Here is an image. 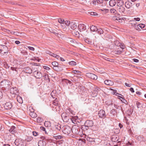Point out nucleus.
<instances>
[{
	"mask_svg": "<svg viewBox=\"0 0 146 146\" xmlns=\"http://www.w3.org/2000/svg\"><path fill=\"white\" fill-rule=\"evenodd\" d=\"M15 144L17 146H26L25 141L21 139H17L15 141Z\"/></svg>",
	"mask_w": 146,
	"mask_h": 146,
	"instance_id": "obj_1",
	"label": "nucleus"
},
{
	"mask_svg": "<svg viewBox=\"0 0 146 146\" xmlns=\"http://www.w3.org/2000/svg\"><path fill=\"white\" fill-rule=\"evenodd\" d=\"M71 130L73 133L76 134H79L80 129L78 126H75L72 127Z\"/></svg>",
	"mask_w": 146,
	"mask_h": 146,
	"instance_id": "obj_2",
	"label": "nucleus"
},
{
	"mask_svg": "<svg viewBox=\"0 0 146 146\" xmlns=\"http://www.w3.org/2000/svg\"><path fill=\"white\" fill-rule=\"evenodd\" d=\"M9 83V82L8 81L4 80L1 82L0 84L2 88H7L8 86Z\"/></svg>",
	"mask_w": 146,
	"mask_h": 146,
	"instance_id": "obj_3",
	"label": "nucleus"
},
{
	"mask_svg": "<svg viewBox=\"0 0 146 146\" xmlns=\"http://www.w3.org/2000/svg\"><path fill=\"white\" fill-rule=\"evenodd\" d=\"M71 130L70 127L68 126H66L63 127V131L66 134H68L70 133Z\"/></svg>",
	"mask_w": 146,
	"mask_h": 146,
	"instance_id": "obj_4",
	"label": "nucleus"
},
{
	"mask_svg": "<svg viewBox=\"0 0 146 146\" xmlns=\"http://www.w3.org/2000/svg\"><path fill=\"white\" fill-rule=\"evenodd\" d=\"M86 76L88 78L96 80L97 79V76L92 73H86Z\"/></svg>",
	"mask_w": 146,
	"mask_h": 146,
	"instance_id": "obj_5",
	"label": "nucleus"
},
{
	"mask_svg": "<svg viewBox=\"0 0 146 146\" xmlns=\"http://www.w3.org/2000/svg\"><path fill=\"white\" fill-rule=\"evenodd\" d=\"M2 48L0 50L1 53L3 54L7 53L8 50L7 46L5 45H3L2 46Z\"/></svg>",
	"mask_w": 146,
	"mask_h": 146,
	"instance_id": "obj_6",
	"label": "nucleus"
},
{
	"mask_svg": "<svg viewBox=\"0 0 146 146\" xmlns=\"http://www.w3.org/2000/svg\"><path fill=\"white\" fill-rule=\"evenodd\" d=\"M33 74L36 78H40L42 77V74L39 72L35 71L33 72Z\"/></svg>",
	"mask_w": 146,
	"mask_h": 146,
	"instance_id": "obj_7",
	"label": "nucleus"
},
{
	"mask_svg": "<svg viewBox=\"0 0 146 146\" xmlns=\"http://www.w3.org/2000/svg\"><path fill=\"white\" fill-rule=\"evenodd\" d=\"M78 28L81 32L84 31L86 29L85 25L82 24H79L78 26Z\"/></svg>",
	"mask_w": 146,
	"mask_h": 146,
	"instance_id": "obj_8",
	"label": "nucleus"
},
{
	"mask_svg": "<svg viewBox=\"0 0 146 146\" xmlns=\"http://www.w3.org/2000/svg\"><path fill=\"white\" fill-rule=\"evenodd\" d=\"M93 124V122L92 120H88L85 123V126L87 127L92 126Z\"/></svg>",
	"mask_w": 146,
	"mask_h": 146,
	"instance_id": "obj_9",
	"label": "nucleus"
},
{
	"mask_svg": "<svg viewBox=\"0 0 146 146\" xmlns=\"http://www.w3.org/2000/svg\"><path fill=\"white\" fill-rule=\"evenodd\" d=\"M98 115L99 117L100 118L105 117L106 116L105 111L103 110H100L99 111Z\"/></svg>",
	"mask_w": 146,
	"mask_h": 146,
	"instance_id": "obj_10",
	"label": "nucleus"
},
{
	"mask_svg": "<svg viewBox=\"0 0 146 146\" xmlns=\"http://www.w3.org/2000/svg\"><path fill=\"white\" fill-rule=\"evenodd\" d=\"M12 105L10 102H7L4 105V107L5 109H10L12 107Z\"/></svg>",
	"mask_w": 146,
	"mask_h": 146,
	"instance_id": "obj_11",
	"label": "nucleus"
},
{
	"mask_svg": "<svg viewBox=\"0 0 146 146\" xmlns=\"http://www.w3.org/2000/svg\"><path fill=\"white\" fill-rule=\"evenodd\" d=\"M10 92L11 94H18V90L16 87H12L10 89Z\"/></svg>",
	"mask_w": 146,
	"mask_h": 146,
	"instance_id": "obj_12",
	"label": "nucleus"
},
{
	"mask_svg": "<svg viewBox=\"0 0 146 146\" xmlns=\"http://www.w3.org/2000/svg\"><path fill=\"white\" fill-rule=\"evenodd\" d=\"M70 28L73 30L76 29L77 27V25L74 22H72L70 23Z\"/></svg>",
	"mask_w": 146,
	"mask_h": 146,
	"instance_id": "obj_13",
	"label": "nucleus"
},
{
	"mask_svg": "<svg viewBox=\"0 0 146 146\" xmlns=\"http://www.w3.org/2000/svg\"><path fill=\"white\" fill-rule=\"evenodd\" d=\"M24 71L26 73L31 74L32 72V69L29 67L25 68Z\"/></svg>",
	"mask_w": 146,
	"mask_h": 146,
	"instance_id": "obj_14",
	"label": "nucleus"
},
{
	"mask_svg": "<svg viewBox=\"0 0 146 146\" xmlns=\"http://www.w3.org/2000/svg\"><path fill=\"white\" fill-rule=\"evenodd\" d=\"M61 117L63 119L66 120V121L69 119L67 114L65 113H62L61 115Z\"/></svg>",
	"mask_w": 146,
	"mask_h": 146,
	"instance_id": "obj_15",
	"label": "nucleus"
},
{
	"mask_svg": "<svg viewBox=\"0 0 146 146\" xmlns=\"http://www.w3.org/2000/svg\"><path fill=\"white\" fill-rule=\"evenodd\" d=\"M47 53L52 56L56 58L57 59H58L60 58V56L59 55L53 53L51 52L48 51Z\"/></svg>",
	"mask_w": 146,
	"mask_h": 146,
	"instance_id": "obj_16",
	"label": "nucleus"
},
{
	"mask_svg": "<svg viewBox=\"0 0 146 146\" xmlns=\"http://www.w3.org/2000/svg\"><path fill=\"white\" fill-rule=\"evenodd\" d=\"M58 21L61 24V25L63 28H64L65 27L64 19H58Z\"/></svg>",
	"mask_w": 146,
	"mask_h": 146,
	"instance_id": "obj_17",
	"label": "nucleus"
},
{
	"mask_svg": "<svg viewBox=\"0 0 146 146\" xmlns=\"http://www.w3.org/2000/svg\"><path fill=\"white\" fill-rule=\"evenodd\" d=\"M132 3L129 1H127L125 3V7L128 9L131 8L132 6Z\"/></svg>",
	"mask_w": 146,
	"mask_h": 146,
	"instance_id": "obj_18",
	"label": "nucleus"
},
{
	"mask_svg": "<svg viewBox=\"0 0 146 146\" xmlns=\"http://www.w3.org/2000/svg\"><path fill=\"white\" fill-rule=\"evenodd\" d=\"M105 84L109 86H112L113 84V82L111 80H107L104 81Z\"/></svg>",
	"mask_w": 146,
	"mask_h": 146,
	"instance_id": "obj_19",
	"label": "nucleus"
},
{
	"mask_svg": "<svg viewBox=\"0 0 146 146\" xmlns=\"http://www.w3.org/2000/svg\"><path fill=\"white\" fill-rule=\"evenodd\" d=\"M116 2L115 0H111L109 1V4L110 6L113 7L116 4Z\"/></svg>",
	"mask_w": 146,
	"mask_h": 146,
	"instance_id": "obj_20",
	"label": "nucleus"
},
{
	"mask_svg": "<svg viewBox=\"0 0 146 146\" xmlns=\"http://www.w3.org/2000/svg\"><path fill=\"white\" fill-rule=\"evenodd\" d=\"M100 90L101 89L100 88L96 86H95L94 88V91L95 93H96V94L94 95L95 96H96L98 92L100 91Z\"/></svg>",
	"mask_w": 146,
	"mask_h": 146,
	"instance_id": "obj_21",
	"label": "nucleus"
},
{
	"mask_svg": "<svg viewBox=\"0 0 146 146\" xmlns=\"http://www.w3.org/2000/svg\"><path fill=\"white\" fill-rule=\"evenodd\" d=\"M118 9L121 13H123L125 11V9L123 7H120L118 8Z\"/></svg>",
	"mask_w": 146,
	"mask_h": 146,
	"instance_id": "obj_22",
	"label": "nucleus"
},
{
	"mask_svg": "<svg viewBox=\"0 0 146 146\" xmlns=\"http://www.w3.org/2000/svg\"><path fill=\"white\" fill-rule=\"evenodd\" d=\"M90 29L92 31L94 32L97 31V28L95 26L92 25L90 27Z\"/></svg>",
	"mask_w": 146,
	"mask_h": 146,
	"instance_id": "obj_23",
	"label": "nucleus"
},
{
	"mask_svg": "<svg viewBox=\"0 0 146 146\" xmlns=\"http://www.w3.org/2000/svg\"><path fill=\"white\" fill-rule=\"evenodd\" d=\"M38 144V146H45L46 145L45 142H44L42 141H40Z\"/></svg>",
	"mask_w": 146,
	"mask_h": 146,
	"instance_id": "obj_24",
	"label": "nucleus"
},
{
	"mask_svg": "<svg viewBox=\"0 0 146 146\" xmlns=\"http://www.w3.org/2000/svg\"><path fill=\"white\" fill-rule=\"evenodd\" d=\"M117 46H119L122 49H124L125 48V46L124 44L122 43H119L117 45Z\"/></svg>",
	"mask_w": 146,
	"mask_h": 146,
	"instance_id": "obj_25",
	"label": "nucleus"
},
{
	"mask_svg": "<svg viewBox=\"0 0 146 146\" xmlns=\"http://www.w3.org/2000/svg\"><path fill=\"white\" fill-rule=\"evenodd\" d=\"M117 2V5L119 7H122L123 5V2L122 1H119Z\"/></svg>",
	"mask_w": 146,
	"mask_h": 146,
	"instance_id": "obj_26",
	"label": "nucleus"
},
{
	"mask_svg": "<svg viewBox=\"0 0 146 146\" xmlns=\"http://www.w3.org/2000/svg\"><path fill=\"white\" fill-rule=\"evenodd\" d=\"M97 31L98 33L100 35L102 34L103 33V31L100 28L97 29Z\"/></svg>",
	"mask_w": 146,
	"mask_h": 146,
	"instance_id": "obj_27",
	"label": "nucleus"
},
{
	"mask_svg": "<svg viewBox=\"0 0 146 146\" xmlns=\"http://www.w3.org/2000/svg\"><path fill=\"white\" fill-rule=\"evenodd\" d=\"M62 81L66 83L67 84H71L72 83V82L71 81L67 79H64L62 80Z\"/></svg>",
	"mask_w": 146,
	"mask_h": 146,
	"instance_id": "obj_28",
	"label": "nucleus"
},
{
	"mask_svg": "<svg viewBox=\"0 0 146 146\" xmlns=\"http://www.w3.org/2000/svg\"><path fill=\"white\" fill-rule=\"evenodd\" d=\"M30 115L31 117L33 118H35L36 117V115L35 113L34 112H31L30 113Z\"/></svg>",
	"mask_w": 146,
	"mask_h": 146,
	"instance_id": "obj_29",
	"label": "nucleus"
},
{
	"mask_svg": "<svg viewBox=\"0 0 146 146\" xmlns=\"http://www.w3.org/2000/svg\"><path fill=\"white\" fill-rule=\"evenodd\" d=\"M111 140L113 142H116L118 140V139L115 136H113L111 138Z\"/></svg>",
	"mask_w": 146,
	"mask_h": 146,
	"instance_id": "obj_30",
	"label": "nucleus"
},
{
	"mask_svg": "<svg viewBox=\"0 0 146 146\" xmlns=\"http://www.w3.org/2000/svg\"><path fill=\"white\" fill-rule=\"evenodd\" d=\"M64 24L65 26L66 25L67 26H68L69 25H70V21L66 20L65 21H64ZM65 27H66V26H65Z\"/></svg>",
	"mask_w": 146,
	"mask_h": 146,
	"instance_id": "obj_31",
	"label": "nucleus"
},
{
	"mask_svg": "<svg viewBox=\"0 0 146 146\" xmlns=\"http://www.w3.org/2000/svg\"><path fill=\"white\" fill-rule=\"evenodd\" d=\"M136 104L137 108H141L142 107L141 104L138 102H136Z\"/></svg>",
	"mask_w": 146,
	"mask_h": 146,
	"instance_id": "obj_32",
	"label": "nucleus"
},
{
	"mask_svg": "<svg viewBox=\"0 0 146 146\" xmlns=\"http://www.w3.org/2000/svg\"><path fill=\"white\" fill-rule=\"evenodd\" d=\"M112 19L114 20L118 21L119 22H121L120 21H121V20L118 17H117L116 16L113 17H112Z\"/></svg>",
	"mask_w": 146,
	"mask_h": 146,
	"instance_id": "obj_33",
	"label": "nucleus"
},
{
	"mask_svg": "<svg viewBox=\"0 0 146 146\" xmlns=\"http://www.w3.org/2000/svg\"><path fill=\"white\" fill-rule=\"evenodd\" d=\"M53 104L55 106H57L58 104V99H56L53 102Z\"/></svg>",
	"mask_w": 146,
	"mask_h": 146,
	"instance_id": "obj_34",
	"label": "nucleus"
},
{
	"mask_svg": "<svg viewBox=\"0 0 146 146\" xmlns=\"http://www.w3.org/2000/svg\"><path fill=\"white\" fill-rule=\"evenodd\" d=\"M88 13L92 15L93 16H97L98 14L96 12H90Z\"/></svg>",
	"mask_w": 146,
	"mask_h": 146,
	"instance_id": "obj_35",
	"label": "nucleus"
},
{
	"mask_svg": "<svg viewBox=\"0 0 146 146\" xmlns=\"http://www.w3.org/2000/svg\"><path fill=\"white\" fill-rule=\"evenodd\" d=\"M11 33L12 34H14L15 35H16L17 36L19 35L20 34V33L18 32L17 31H12V32H11Z\"/></svg>",
	"mask_w": 146,
	"mask_h": 146,
	"instance_id": "obj_36",
	"label": "nucleus"
},
{
	"mask_svg": "<svg viewBox=\"0 0 146 146\" xmlns=\"http://www.w3.org/2000/svg\"><path fill=\"white\" fill-rule=\"evenodd\" d=\"M68 64L72 65H76V63L74 61H71L68 62Z\"/></svg>",
	"mask_w": 146,
	"mask_h": 146,
	"instance_id": "obj_37",
	"label": "nucleus"
},
{
	"mask_svg": "<svg viewBox=\"0 0 146 146\" xmlns=\"http://www.w3.org/2000/svg\"><path fill=\"white\" fill-rule=\"evenodd\" d=\"M52 65L53 66H58V63L56 61L52 62Z\"/></svg>",
	"mask_w": 146,
	"mask_h": 146,
	"instance_id": "obj_38",
	"label": "nucleus"
},
{
	"mask_svg": "<svg viewBox=\"0 0 146 146\" xmlns=\"http://www.w3.org/2000/svg\"><path fill=\"white\" fill-rule=\"evenodd\" d=\"M55 127L58 130H60L61 129L60 125V124L56 125Z\"/></svg>",
	"mask_w": 146,
	"mask_h": 146,
	"instance_id": "obj_39",
	"label": "nucleus"
},
{
	"mask_svg": "<svg viewBox=\"0 0 146 146\" xmlns=\"http://www.w3.org/2000/svg\"><path fill=\"white\" fill-rule=\"evenodd\" d=\"M59 67L58 66H54L53 67V69L56 71H59Z\"/></svg>",
	"mask_w": 146,
	"mask_h": 146,
	"instance_id": "obj_40",
	"label": "nucleus"
},
{
	"mask_svg": "<svg viewBox=\"0 0 146 146\" xmlns=\"http://www.w3.org/2000/svg\"><path fill=\"white\" fill-rule=\"evenodd\" d=\"M15 128V127L14 126H12L10 129H9V131L10 132H13V131L14 130ZM14 131H13V132Z\"/></svg>",
	"mask_w": 146,
	"mask_h": 146,
	"instance_id": "obj_41",
	"label": "nucleus"
},
{
	"mask_svg": "<svg viewBox=\"0 0 146 146\" xmlns=\"http://www.w3.org/2000/svg\"><path fill=\"white\" fill-rule=\"evenodd\" d=\"M74 35L75 36H76L77 37L79 36V35H80L79 33L77 31H74Z\"/></svg>",
	"mask_w": 146,
	"mask_h": 146,
	"instance_id": "obj_42",
	"label": "nucleus"
},
{
	"mask_svg": "<svg viewBox=\"0 0 146 146\" xmlns=\"http://www.w3.org/2000/svg\"><path fill=\"white\" fill-rule=\"evenodd\" d=\"M139 27L141 29L145 27V25L143 24H140L138 25Z\"/></svg>",
	"mask_w": 146,
	"mask_h": 146,
	"instance_id": "obj_43",
	"label": "nucleus"
},
{
	"mask_svg": "<svg viewBox=\"0 0 146 146\" xmlns=\"http://www.w3.org/2000/svg\"><path fill=\"white\" fill-rule=\"evenodd\" d=\"M110 11L111 13H115L116 12V10L113 9H111L110 10Z\"/></svg>",
	"mask_w": 146,
	"mask_h": 146,
	"instance_id": "obj_44",
	"label": "nucleus"
},
{
	"mask_svg": "<svg viewBox=\"0 0 146 146\" xmlns=\"http://www.w3.org/2000/svg\"><path fill=\"white\" fill-rule=\"evenodd\" d=\"M72 72L73 73L76 74V73H78V74H80L81 72L78 70H74L72 71Z\"/></svg>",
	"mask_w": 146,
	"mask_h": 146,
	"instance_id": "obj_45",
	"label": "nucleus"
},
{
	"mask_svg": "<svg viewBox=\"0 0 146 146\" xmlns=\"http://www.w3.org/2000/svg\"><path fill=\"white\" fill-rule=\"evenodd\" d=\"M55 137L56 139H61L62 137L61 135H59L55 136Z\"/></svg>",
	"mask_w": 146,
	"mask_h": 146,
	"instance_id": "obj_46",
	"label": "nucleus"
},
{
	"mask_svg": "<svg viewBox=\"0 0 146 146\" xmlns=\"http://www.w3.org/2000/svg\"><path fill=\"white\" fill-rule=\"evenodd\" d=\"M43 77H44V78L46 80L48 79V75L46 74H44V75L43 76Z\"/></svg>",
	"mask_w": 146,
	"mask_h": 146,
	"instance_id": "obj_47",
	"label": "nucleus"
},
{
	"mask_svg": "<svg viewBox=\"0 0 146 146\" xmlns=\"http://www.w3.org/2000/svg\"><path fill=\"white\" fill-rule=\"evenodd\" d=\"M33 135L35 136H36L38 135V133L35 131H33Z\"/></svg>",
	"mask_w": 146,
	"mask_h": 146,
	"instance_id": "obj_48",
	"label": "nucleus"
},
{
	"mask_svg": "<svg viewBox=\"0 0 146 146\" xmlns=\"http://www.w3.org/2000/svg\"><path fill=\"white\" fill-rule=\"evenodd\" d=\"M28 48L29 50L32 51H34L35 50V48L29 46L28 47Z\"/></svg>",
	"mask_w": 146,
	"mask_h": 146,
	"instance_id": "obj_49",
	"label": "nucleus"
},
{
	"mask_svg": "<svg viewBox=\"0 0 146 146\" xmlns=\"http://www.w3.org/2000/svg\"><path fill=\"white\" fill-rule=\"evenodd\" d=\"M43 68L44 69L47 70H49L50 69V68L46 66H43Z\"/></svg>",
	"mask_w": 146,
	"mask_h": 146,
	"instance_id": "obj_50",
	"label": "nucleus"
},
{
	"mask_svg": "<svg viewBox=\"0 0 146 146\" xmlns=\"http://www.w3.org/2000/svg\"><path fill=\"white\" fill-rule=\"evenodd\" d=\"M40 129H41V130H42L43 131H44L45 132H46L45 128V127H40Z\"/></svg>",
	"mask_w": 146,
	"mask_h": 146,
	"instance_id": "obj_51",
	"label": "nucleus"
},
{
	"mask_svg": "<svg viewBox=\"0 0 146 146\" xmlns=\"http://www.w3.org/2000/svg\"><path fill=\"white\" fill-rule=\"evenodd\" d=\"M37 121L38 122H40L42 121V120L40 117H38L37 118Z\"/></svg>",
	"mask_w": 146,
	"mask_h": 146,
	"instance_id": "obj_52",
	"label": "nucleus"
},
{
	"mask_svg": "<svg viewBox=\"0 0 146 146\" xmlns=\"http://www.w3.org/2000/svg\"><path fill=\"white\" fill-rule=\"evenodd\" d=\"M103 0H97V2L98 3H102L103 2Z\"/></svg>",
	"mask_w": 146,
	"mask_h": 146,
	"instance_id": "obj_53",
	"label": "nucleus"
},
{
	"mask_svg": "<svg viewBox=\"0 0 146 146\" xmlns=\"http://www.w3.org/2000/svg\"><path fill=\"white\" fill-rule=\"evenodd\" d=\"M134 20L135 21H139L140 20V19L139 18L137 17V18H134Z\"/></svg>",
	"mask_w": 146,
	"mask_h": 146,
	"instance_id": "obj_54",
	"label": "nucleus"
},
{
	"mask_svg": "<svg viewBox=\"0 0 146 146\" xmlns=\"http://www.w3.org/2000/svg\"><path fill=\"white\" fill-rule=\"evenodd\" d=\"M133 60L134 62H138L139 61V60L136 59H133Z\"/></svg>",
	"mask_w": 146,
	"mask_h": 146,
	"instance_id": "obj_55",
	"label": "nucleus"
},
{
	"mask_svg": "<svg viewBox=\"0 0 146 146\" xmlns=\"http://www.w3.org/2000/svg\"><path fill=\"white\" fill-rule=\"evenodd\" d=\"M11 70L12 71H16V68L14 67H11Z\"/></svg>",
	"mask_w": 146,
	"mask_h": 146,
	"instance_id": "obj_56",
	"label": "nucleus"
},
{
	"mask_svg": "<svg viewBox=\"0 0 146 146\" xmlns=\"http://www.w3.org/2000/svg\"><path fill=\"white\" fill-rule=\"evenodd\" d=\"M125 86H127L129 87H131V85L130 84H127L126 83H125Z\"/></svg>",
	"mask_w": 146,
	"mask_h": 146,
	"instance_id": "obj_57",
	"label": "nucleus"
},
{
	"mask_svg": "<svg viewBox=\"0 0 146 146\" xmlns=\"http://www.w3.org/2000/svg\"><path fill=\"white\" fill-rule=\"evenodd\" d=\"M135 29L137 30H139V29H140V28L139 26L138 25H137V26H136L135 27Z\"/></svg>",
	"mask_w": 146,
	"mask_h": 146,
	"instance_id": "obj_58",
	"label": "nucleus"
},
{
	"mask_svg": "<svg viewBox=\"0 0 146 146\" xmlns=\"http://www.w3.org/2000/svg\"><path fill=\"white\" fill-rule=\"evenodd\" d=\"M129 90L132 92H134V91L133 90V89L132 88H130Z\"/></svg>",
	"mask_w": 146,
	"mask_h": 146,
	"instance_id": "obj_59",
	"label": "nucleus"
},
{
	"mask_svg": "<svg viewBox=\"0 0 146 146\" xmlns=\"http://www.w3.org/2000/svg\"><path fill=\"white\" fill-rule=\"evenodd\" d=\"M15 44H19L20 43V42L18 40H16V41H15Z\"/></svg>",
	"mask_w": 146,
	"mask_h": 146,
	"instance_id": "obj_60",
	"label": "nucleus"
},
{
	"mask_svg": "<svg viewBox=\"0 0 146 146\" xmlns=\"http://www.w3.org/2000/svg\"><path fill=\"white\" fill-rule=\"evenodd\" d=\"M97 1H96V0H94L92 1L93 4L94 5H96Z\"/></svg>",
	"mask_w": 146,
	"mask_h": 146,
	"instance_id": "obj_61",
	"label": "nucleus"
},
{
	"mask_svg": "<svg viewBox=\"0 0 146 146\" xmlns=\"http://www.w3.org/2000/svg\"><path fill=\"white\" fill-rule=\"evenodd\" d=\"M60 59V60L62 61H65V60L62 57H60L59 58Z\"/></svg>",
	"mask_w": 146,
	"mask_h": 146,
	"instance_id": "obj_62",
	"label": "nucleus"
},
{
	"mask_svg": "<svg viewBox=\"0 0 146 146\" xmlns=\"http://www.w3.org/2000/svg\"><path fill=\"white\" fill-rule=\"evenodd\" d=\"M2 96H3L2 93L1 91H0V99L2 98Z\"/></svg>",
	"mask_w": 146,
	"mask_h": 146,
	"instance_id": "obj_63",
	"label": "nucleus"
},
{
	"mask_svg": "<svg viewBox=\"0 0 146 146\" xmlns=\"http://www.w3.org/2000/svg\"><path fill=\"white\" fill-rule=\"evenodd\" d=\"M136 93L137 94H139V95L141 94V92H137Z\"/></svg>",
	"mask_w": 146,
	"mask_h": 146,
	"instance_id": "obj_64",
	"label": "nucleus"
}]
</instances>
